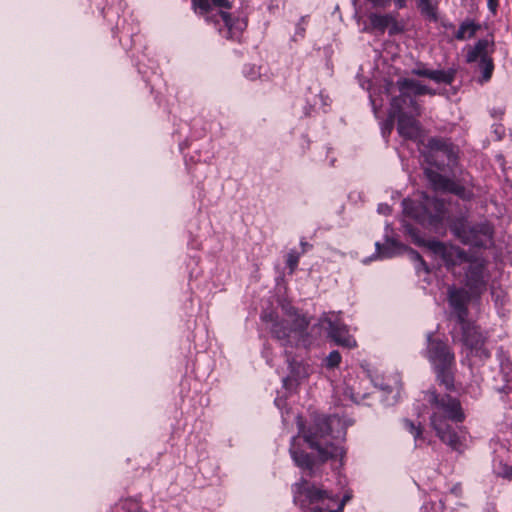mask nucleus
Returning <instances> with one entry per match:
<instances>
[{
  "mask_svg": "<svg viewBox=\"0 0 512 512\" xmlns=\"http://www.w3.org/2000/svg\"><path fill=\"white\" fill-rule=\"evenodd\" d=\"M422 244L431 255L441 259L448 269L467 263L465 287L449 288L448 299L450 298L451 290H464L469 296L470 302L472 298L478 296L486 289L488 275L485 269V261L482 258H468L462 249L436 240L423 241Z\"/></svg>",
  "mask_w": 512,
  "mask_h": 512,
  "instance_id": "1",
  "label": "nucleus"
},
{
  "mask_svg": "<svg viewBox=\"0 0 512 512\" xmlns=\"http://www.w3.org/2000/svg\"><path fill=\"white\" fill-rule=\"evenodd\" d=\"M425 400L431 408L430 425L439 439L455 451H461L463 443L460 436L452 428L450 422L464 421L465 414L458 399L450 395H438L435 391H427Z\"/></svg>",
  "mask_w": 512,
  "mask_h": 512,
  "instance_id": "2",
  "label": "nucleus"
},
{
  "mask_svg": "<svg viewBox=\"0 0 512 512\" xmlns=\"http://www.w3.org/2000/svg\"><path fill=\"white\" fill-rule=\"evenodd\" d=\"M299 433L303 434L309 447L318 452L322 461L343 456L340 445L345 436V425L337 416L319 417L307 432L300 417H297Z\"/></svg>",
  "mask_w": 512,
  "mask_h": 512,
  "instance_id": "3",
  "label": "nucleus"
},
{
  "mask_svg": "<svg viewBox=\"0 0 512 512\" xmlns=\"http://www.w3.org/2000/svg\"><path fill=\"white\" fill-rule=\"evenodd\" d=\"M469 296L464 290H451L449 304L452 312L456 315L463 332L462 341L464 345L470 349L471 353H475L479 357H488V352L483 349L484 337L478 327L465 321L467 314V304Z\"/></svg>",
  "mask_w": 512,
  "mask_h": 512,
  "instance_id": "4",
  "label": "nucleus"
},
{
  "mask_svg": "<svg viewBox=\"0 0 512 512\" xmlns=\"http://www.w3.org/2000/svg\"><path fill=\"white\" fill-rule=\"evenodd\" d=\"M288 318L281 321H273L271 326L272 335L287 348L288 346H307L309 344L306 332L310 322L300 315L296 310L291 309L287 314Z\"/></svg>",
  "mask_w": 512,
  "mask_h": 512,
  "instance_id": "5",
  "label": "nucleus"
},
{
  "mask_svg": "<svg viewBox=\"0 0 512 512\" xmlns=\"http://www.w3.org/2000/svg\"><path fill=\"white\" fill-rule=\"evenodd\" d=\"M293 500L301 509L311 507L308 512H328L332 510L330 502H334L336 496L306 480H301L293 486Z\"/></svg>",
  "mask_w": 512,
  "mask_h": 512,
  "instance_id": "6",
  "label": "nucleus"
},
{
  "mask_svg": "<svg viewBox=\"0 0 512 512\" xmlns=\"http://www.w3.org/2000/svg\"><path fill=\"white\" fill-rule=\"evenodd\" d=\"M426 356L437 374V379L446 389L453 387L452 367L455 363L454 353L442 341L432 338V334L427 335Z\"/></svg>",
  "mask_w": 512,
  "mask_h": 512,
  "instance_id": "7",
  "label": "nucleus"
},
{
  "mask_svg": "<svg viewBox=\"0 0 512 512\" xmlns=\"http://www.w3.org/2000/svg\"><path fill=\"white\" fill-rule=\"evenodd\" d=\"M420 115V108L414 99L409 100V104H400L399 99H393L391 102L390 119L386 128L390 132L393 126V118H398L397 130L399 134L408 139H417L421 135L419 123L415 119Z\"/></svg>",
  "mask_w": 512,
  "mask_h": 512,
  "instance_id": "8",
  "label": "nucleus"
},
{
  "mask_svg": "<svg viewBox=\"0 0 512 512\" xmlns=\"http://www.w3.org/2000/svg\"><path fill=\"white\" fill-rule=\"evenodd\" d=\"M402 205L404 213L422 225L436 226L445 215L444 202L424 194L419 201L404 199Z\"/></svg>",
  "mask_w": 512,
  "mask_h": 512,
  "instance_id": "9",
  "label": "nucleus"
},
{
  "mask_svg": "<svg viewBox=\"0 0 512 512\" xmlns=\"http://www.w3.org/2000/svg\"><path fill=\"white\" fill-rule=\"evenodd\" d=\"M495 51V42L492 36L480 39L473 47H469L467 52V62L479 60V67L482 72L481 82H487L491 79L494 63L491 55Z\"/></svg>",
  "mask_w": 512,
  "mask_h": 512,
  "instance_id": "10",
  "label": "nucleus"
},
{
  "mask_svg": "<svg viewBox=\"0 0 512 512\" xmlns=\"http://www.w3.org/2000/svg\"><path fill=\"white\" fill-rule=\"evenodd\" d=\"M453 232L464 244L477 247L486 246L492 238V228L485 222L470 225L461 221L454 224Z\"/></svg>",
  "mask_w": 512,
  "mask_h": 512,
  "instance_id": "11",
  "label": "nucleus"
},
{
  "mask_svg": "<svg viewBox=\"0 0 512 512\" xmlns=\"http://www.w3.org/2000/svg\"><path fill=\"white\" fill-rule=\"evenodd\" d=\"M320 324H326L328 326V334L336 344L347 348H353L356 346V341L349 334L347 326L341 323L335 314L331 313L323 315L320 319Z\"/></svg>",
  "mask_w": 512,
  "mask_h": 512,
  "instance_id": "12",
  "label": "nucleus"
},
{
  "mask_svg": "<svg viewBox=\"0 0 512 512\" xmlns=\"http://www.w3.org/2000/svg\"><path fill=\"white\" fill-rule=\"evenodd\" d=\"M370 26L365 27L364 31L376 30L384 33L386 29H389L391 35L400 33L402 31L395 17L391 14H377L372 13L369 15Z\"/></svg>",
  "mask_w": 512,
  "mask_h": 512,
  "instance_id": "13",
  "label": "nucleus"
},
{
  "mask_svg": "<svg viewBox=\"0 0 512 512\" xmlns=\"http://www.w3.org/2000/svg\"><path fill=\"white\" fill-rule=\"evenodd\" d=\"M397 86L401 92L399 97L395 99L400 100V104H409V100L412 99L408 94L412 93L415 95L432 94V92L419 81L410 78H401L397 81Z\"/></svg>",
  "mask_w": 512,
  "mask_h": 512,
  "instance_id": "14",
  "label": "nucleus"
},
{
  "mask_svg": "<svg viewBox=\"0 0 512 512\" xmlns=\"http://www.w3.org/2000/svg\"><path fill=\"white\" fill-rule=\"evenodd\" d=\"M425 173L435 190L449 191L457 195H462L464 189L454 182H451L450 180L444 178L437 172H434L430 169H427Z\"/></svg>",
  "mask_w": 512,
  "mask_h": 512,
  "instance_id": "15",
  "label": "nucleus"
},
{
  "mask_svg": "<svg viewBox=\"0 0 512 512\" xmlns=\"http://www.w3.org/2000/svg\"><path fill=\"white\" fill-rule=\"evenodd\" d=\"M299 437H293L290 446V454L295 464L302 469H311L312 460L307 453L300 451L298 447Z\"/></svg>",
  "mask_w": 512,
  "mask_h": 512,
  "instance_id": "16",
  "label": "nucleus"
},
{
  "mask_svg": "<svg viewBox=\"0 0 512 512\" xmlns=\"http://www.w3.org/2000/svg\"><path fill=\"white\" fill-rule=\"evenodd\" d=\"M289 367L291 370V375L283 380L284 386L292 387L294 382H298L300 379L305 378L308 375V371L306 367L300 363L295 361H290Z\"/></svg>",
  "mask_w": 512,
  "mask_h": 512,
  "instance_id": "17",
  "label": "nucleus"
},
{
  "mask_svg": "<svg viewBox=\"0 0 512 512\" xmlns=\"http://www.w3.org/2000/svg\"><path fill=\"white\" fill-rule=\"evenodd\" d=\"M417 7L419 8L422 15L430 20H437V0H416Z\"/></svg>",
  "mask_w": 512,
  "mask_h": 512,
  "instance_id": "18",
  "label": "nucleus"
},
{
  "mask_svg": "<svg viewBox=\"0 0 512 512\" xmlns=\"http://www.w3.org/2000/svg\"><path fill=\"white\" fill-rule=\"evenodd\" d=\"M479 28H480L479 24H477L471 20H466L461 23L455 37L458 40L470 39L476 34V32L479 30Z\"/></svg>",
  "mask_w": 512,
  "mask_h": 512,
  "instance_id": "19",
  "label": "nucleus"
},
{
  "mask_svg": "<svg viewBox=\"0 0 512 512\" xmlns=\"http://www.w3.org/2000/svg\"><path fill=\"white\" fill-rule=\"evenodd\" d=\"M403 424L405 429L414 437L415 447H419L424 441L422 426L420 424H414L409 419H404Z\"/></svg>",
  "mask_w": 512,
  "mask_h": 512,
  "instance_id": "20",
  "label": "nucleus"
},
{
  "mask_svg": "<svg viewBox=\"0 0 512 512\" xmlns=\"http://www.w3.org/2000/svg\"><path fill=\"white\" fill-rule=\"evenodd\" d=\"M429 79L437 83L451 84L454 79V72L445 70H431L429 73Z\"/></svg>",
  "mask_w": 512,
  "mask_h": 512,
  "instance_id": "21",
  "label": "nucleus"
},
{
  "mask_svg": "<svg viewBox=\"0 0 512 512\" xmlns=\"http://www.w3.org/2000/svg\"><path fill=\"white\" fill-rule=\"evenodd\" d=\"M429 147L432 151H435L436 153H441L445 155L448 159H450L452 155V149L450 145L440 139H431L429 141Z\"/></svg>",
  "mask_w": 512,
  "mask_h": 512,
  "instance_id": "22",
  "label": "nucleus"
},
{
  "mask_svg": "<svg viewBox=\"0 0 512 512\" xmlns=\"http://www.w3.org/2000/svg\"><path fill=\"white\" fill-rule=\"evenodd\" d=\"M334 496H336V500L334 502H330V505H332V510H329L328 512H343L345 504L351 499V494L346 493L341 500L338 499V495L332 493Z\"/></svg>",
  "mask_w": 512,
  "mask_h": 512,
  "instance_id": "23",
  "label": "nucleus"
},
{
  "mask_svg": "<svg viewBox=\"0 0 512 512\" xmlns=\"http://www.w3.org/2000/svg\"><path fill=\"white\" fill-rule=\"evenodd\" d=\"M408 255H409V257H410V259L412 261L417 263L416 264V269L417 270L422 268L424 271L428 272V268H427L426 263L424 262V260L422 259L421 255L417 251L409 249L408 250Z\"/></svg>",
  "mask_w": 512,
  "mask_h": 512,
  "instance_id": "24",
  "label": "nucleus"
},
{
  "mask_svg": "<svg viewBox=\"0 0 512 512\" xmlns=\"http://www.w3.org/2000/svg\"><path fill=\"white\" fill-rule=\"evenodd\" d=\"M326 366L328 368H335L341 362V355L338 351L334 350L329 353V355L325 359Z\"/></svg>",
  "mask_w": 512,
  "mask_h": 512,
  "instance_id": "25",
  "label": "nucleus"
},
{
  "mask_svg": "<svg viewBox=\"0 0 512 512\" xmlns=\"http://www.w3.org/2000/svg\"><path fill=\"white\" fill-rule=\"evenodd\" d=\"M300 255L296 251H290L287 254V265L290 268V272L293 273L299 262Z\"/></svg>",
  "mask_w": 512,
  "mask_h": 512,
  "instance_id": "26",
  "label": "nucleus"
},
{
  "mask_svg": "<svg viewBox=\"0 0 512 512\" xmlns=\"http://www.w3.org/2000/svg\"><path fill=\"white\" fill-rule=\"evenodd\" d=\"M193 6L201 12H207L209 9L208 0H192Z\"/></svg>",
  "mask_w": 512,
  "mask_h": 512,
  "instance_id": "27",
  "label": "nucleus"
},
{
  "mask_svg": "<svg viewBox=\"0 0 512 512\" xmlns=\"http://www.w3.org/2000/svg\"><path fill=\"white\" fill-rule=\"evenodd\" d=\"M305 18H301L300 22L297 24V27H296V32H295V35L294 37L295 38H303L304 37V34H305Z\"/></svg>",
  "mask_w": 512,
  "mask_h": 512,
  "instance_id": "28",
  "label": "nucleus"
},
{
  "mask_svg": "<svg viewBox=\"0 0 512 512\" xmlns=\"http://www.w3.org/2000/svg\"><path fill=\"white\" fill-rule=\"evenodd\" d=\"M373 6L385 8L388 7L392 0H368Z\"/></svg>",
  "mask_w": 512,
  "mask_h": 512,
  "instance_id": "29",
  "label": "nucleus"
},
{
  "mask_svg": "<svg viewBox=\"0 0 512 512\" xmlns=\"http://www.w3.org/2000/svg\"><path fill=\"white\" fill-rule=\"evenodd\" d=\"M376 249L380 258H389L393 256V254L390 253L386 248L381 249L379 243H376Z\"/></svg>",
  "mask_w": 512,
  "mask_h": 512,
  "instance_id": "30",
  "label": "nucleus"
},
{
  "mask_svg": "<svg viewBox=\"0 0 512 512\" xmlns=\"http://www.w3.org/2000/svg\"><path fill=\"white\" fill-rule=\"evenodd\" d=\"M430 72H431V70H429V69L417 68V69H413L411 73L414 75H417V76H423V77L429 78Z\"/></svg>",
  "mask_w": 512,
  "mask_h": 512,
  "instance_id": "31",
  "label": "nucleus"
},
{
  "mask_svg": "<svg viewBox=\"0 0 512 512\" xmlns=\"http://www.w3.org/2000/svg\"><path fill=\"white\" fill-rule=\"evenodd\" d=\"M378 212L384 215L390 214L391 208L387 204H379L378 205Z\"/></svg>",
  "mask_w": 512,
  "mask_h": 512,
  "instance_id": "32",
  "label": "nucleus"
},
{
  "mask_svg": "<svg viewBox=\"0 0 512 512\" xmlns=\"http://www.w3.org/2000/svg\"><path fill=\"white\" fill-rule=\"evenodd\" d=\"M216 6L223 7V8H229L230 3L229 0H211Z\"/></svg>",
  "mask_w": 512,
  "mask_h": 512,
  "instance_id": "33",
  "label": "nucleus"
},
{
  "mask_svg": "<svg viewBox=\"0 0 512 512\" xmlns=\"http://www.w3.org/2000/svg\"><path fill=\"white\" fill-rule=\"evenodd\" d=\"M487 5H488L489 10H490L493 14H495V13H496V10H497V5H498L497 0H487Z\"/></svg>",
  "mask_w": 512,
  "mask_h": 512,
  "instance_id": "34",
  "label": "nucleus"
},
{
  "mask_svg": "<svg viewBox=\"0 0 512 512\" xmlns=\"http://www.w3.org/2000/svg\"><path fill=\"white\" fill-rule=\"evenodd\" d=\"M128 512H147L137 505L136 502L130 501V510Z\"/></svg>",
  "mask_w": 512,
  "mask_h": 512,
  "instance_id": "35",
  "label": "nucleus"
},
{
  "mask_svg": "<svg viewBox=\"0 0 512 512\" xmlns=\"http://www.w3.org/2000/svg\"><path fill=\"white\" fill-rule=\"evenodd\" d=\"M221 16H222L226 26H228L229 29H231L232 28L231 16L228 13H222Z\"/></svg>",
  "mask_w": 512,
  "mask_h": 512,
  "instance_id": "36",
  "label": "nucleus"
},
{
  "mask_svg": "<svg viewBox=\"0 0 512 512\" xmlns=\"http://www.w3.org/2000/svg\"><path fill=\"white\" fill-rule=\"evenodd\" d=\"M392 1L394 2L395 7H396L397 9H403V8H405V7H406V5H407L406 0H392Z\"/></svg>",
  "mask_w": 512,
  "mask_h": 512,
  "instance_id": "37",
  "label": "nucleus"
},
{
  "mask_svg": "<svg viewBox=\"0 0 512 512\" xmlns=\"http://www.w3.org/2000/svg\"><path fill=\"white\" fill-rule=\"evenodd\" d=\"M240 24V28H242V26H245V23L242 21L239 23Z\"/></svg>",
  "mask_w": 512,
  "mask_h": 512,
  "instance_id": "38",
  "label": "nucleus"
}]
</instances>
